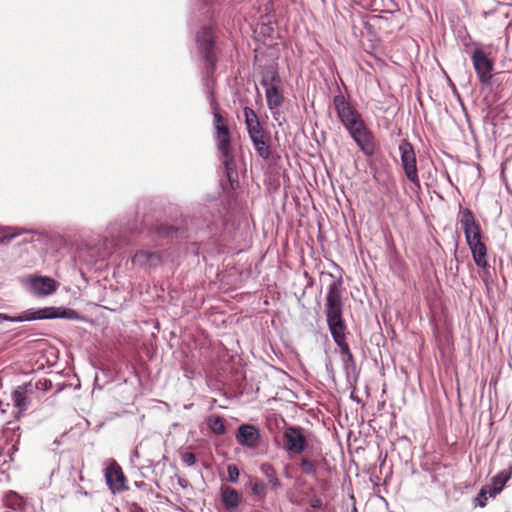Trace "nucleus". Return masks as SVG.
Wrapping results in <instances>:
<instances>
[{"label": "nucleus", "mask_w": 512, "mask_h": 512, "mask_svg": "<svg viewBox=\"0 0 512 512\" xmlns=\"http://www.w3.org/2000/svg\"><path fill=\"white\" fill-rule=\"evenodd\" d=\"M261 473L267 478L273 490L281 487V481L277 477L275 468L270 463H263L260 466Z\"/></svg>", "instance_id": "412c9836"}, {"label": "nucleus", "mask_w": 512, "mask_h": 512, "mask_svg": "<svg viewBox=\"0 0 512 512\" xmlns=\"http://www.w3.org/2000/svg\"><path fill=\"white\" fill-rule=\"evenodd\" d=\"M488 497H489L488 492H486V490L484 488H482L474 500L476 506H479L481 508L485 507L487 504Z\"/></svg>", "instance_id": "c85d7f7f"}, {"label": "nucleus", "mask_w": 512, "mask_h": 512, "mask_svg": "<svg viewBox=\"0 0 512 512\" xmlns=\"http://www.w3.org/2000/svg\"><path fill=\"white\" fill-rule=\"evenodd\" d=\"M244 121L249 138L257 154L264 160L271 156L270 135L261 125L258 115L250 107L243 109Z\"/></svg>", "instance_id": "7ed1b4c3"}, {"label": "nucleus", "mask_w": 512, "mask_h": 512, "mask_svg": "<svg viewBox=\"0 0 512 512\" xmlns=\"http://www.w3.org/2000/svg\"><path fill=\"white\" fill-rule=\"evenodd\" d=\"M343 362L345 364L346 367H349L350 365H354L355 361H354V356L352 353H349L348 355H346L345 357H343Z\"/></svg>", "instance_id": "72a5a7b5"}, {"label": "nucleus", "mask_w": 512, "mask_h": 512, "mask_svg": "<svg viewBox=\"0 0 512 512\" xmlns=\"http://www.w3.org/2000/svg\"><path fill=\"white\" fill-rule=\"evenodd\" d=\"M181 461L186 466H192L196 461L195 454L192 452H184L181 454Z\"/></svg>", "instance_id": "7c9ffc66"}, {"label": "nucleus", "mask_w": 512, "mask_h": 512, "mask_svg": "<svg viewBox=\"0 0 512 512\" xmlns=\"http://www.w3.org/2000/svg\"><path fill=\"white\" fill-rule=\"evenodd\" d=\"M304 429L299 426H288L283 432V447L290 454L300 455L308 447Z\"/></svg>", "instance_id": "1a4fd4ad"}, {"label": "nucleus", "mask_w": 512, "mask_h": 512, "mask_svg": "<svg viewBox=\"0 0 512 512\" xmlns=\"http://www.w3.org/2000/svg\"><path fill=\"white\" fill-rule=\"evenodd\" d=\"M228 481L236 483L239 479V469L236 465H229L227 467Z\"/></svg>", "instance_id": "c756f323"}, {"label": "nucleus", "mask_w": 512, "mask_h": 512, "mask_svg": "<svg viewBox=\"0 0 512 512\" xmlns=\"http://www.w3.org/2000/svg\"><path fill=\"white\" fill-rule=\"evenodd\" d=\"M261 85L265 89V97L269 110L282 106L284 94L282 79L276 68L268 67L262 73Z\"/></svg>", "instance_id": "20e7f679"}, {"label": "nucleus", "mask_w": 512, "mask_h": 512, "mask_svg": "<svg viewBox=\"0 0 512 512\" xmlns=\"http://www.w3.org/2000/svg\"><path fill=\"white\" fill-rule=\"evenodd\" d=\"M16 422L17 421L15 419L13 421L7 422L6 428H5V433H9V432L12 433L11 441L13 442V445H12L13 451H16L18 449L17 444L19 443L20 438H21L20 426L17 425Z\"/></svg>", "instance_id": "393cba45"}, {"label": "nucleus", "mask_w": 512, "mask_h": 512, "mask_svg": "<svg viewBox=\"0 0 512 512\" xmlns=\"http://www.w3.org/2000/svg\"><path fill=\"white\" fill-rule=\"evenodd\" d=\"M512 477V463L508 466V468L500 471L495 476L492 477L490 484L484 486L483 488L488 492L489 497H496L504 488L505 484Z\"/></svg>", "instance_id": "dca6fc26"}, {"label": "nucleus", "mask_w": 512, "mask_h": 512, "mask_svg": "<svg viewBox=\"0 0 512 512\" xmlns=\"http://www.w3.org/2000/svg\"><path fill=\"white\" fill-rule=\"evenodd\" d=\"M471 60L480 83L486 86L491 85L494 67L493 60L490 59L487 53L481 48L474 49Z\"/></svg>", "instance_id": "f8f14e48"}, {"label": "nucleus", "mask_w": 512, "mask_h": 512, "mask_svg": "<svg viewBox=\"0 0 512 512\" xmlns=\"http://www.w3.org/2000/svg\"><path fill=\"white\" fill-rule=\"evenodd\" d=\"M347 131L365 156L371 157L375 154V137L364 121Z\"/></svg>", "instance_id": "9d476101"}, {"label": "nucleus", "mask_w": 512, "mask_h": 512, "mask_svg": "<svg viewBox=\"0 0 512 512\" xmlns=\"http://www.w3.org/2000/svg\"><path fill=\"white\" fill-rule=\"evenodd\" d=\"M197 46L205 61L208 72L213 73L216 68V55L214 53V37L210 27H202L196 35Z\"/></svg>", "instance_id": "0eeeda50"}, {"label": "nucleus", "mask_w": 512, "mask_h": 512, "mask_svg": "<svg viewBox=\"0 0 512 512\" xmlns=\"http://www.w3.org/2000/svg\"><path fill=\"white\" fill-rule=\"evenodd\" d=\"M33 395V386H31V381L17 386L12 391L11 400L15 408L14 419L16 421H19L28 410L31 405Z\"/></svg>", "instance_id": "9b49d317"}, {"label": "nucleus", "mask_w": 512, "mask_h": 512, "mask_svg": "<svg viewBox=\"0 0 512 512\" xmlns=\"http://www.w3.org/2000/svg\"><path fill=\"white\" fill-rule=\"evenodd\" d=\"M135 489L131 491V496L141 502L146 503L150 501L153 496L152 486L145 481H135L134 482Z\"/></svg>", "instance_id": "aec40b11"}, {"label": "nucleus", "mask_w": 512, "mask_h": 512, "mask_svg": "<svg viewBox=\"0 0 512 512\" xmlns=\"http://www.w3.org/2000/svg\"><path fill=\"white\" fill-rule=\"evenodd\" d=\"M299 466L304 474L316 476L318 460L309 459L307 456H303L300 459Z\"/></svg>", "instance_id": "b1692460"}, {"label": "nucleus", "mask_w": 512, "mask_h": 512, "mask_svg": "<svg viewBox=\"0 0 512 512\" xmlns=\"http://www.w3.org/2000/svg\"><path fill=\"white\" fill-rule=\"evenodd\" d=\"M157 232L160 235H170L173 232V228L172 227H159Z\"/></svg>", "instance_id": "f704fd0d"}, {"label": "nucleus", "mask_w": 512, "mask_h": 512, "mask_svg": "<svg viewBox=\"0 0 512 512\" xmlns=\"http://www.w3.org/2000/svg\"><path fill=\"white\" fill-rule=\"evenodd\" d=\"M4 503L7 508L12 510H22L25 506L23 498L13 491L5 495Z\"/></svg>", "instance_id": "4be33fe9"}, {"label": "nucleus", "mask_w": 512, "mask_h": 512, "mask_svg": "<svg viewBox=\"0 0 512 512\" xmlns=\"http://www.w3.org/2000/svg\"><path fill=\"white\" fill-rule=\"evenodd\" d=\"M2 404H3V402L0 400V408H2ZM1 411L4 413L6 410L5 409H1Z\"/></svg>", "instance_id": "c9c22d12"}, {"label": "nucleus", "mask_w": 512, "mask_h": 512, "mask_svg": "<svg viewBox=\"0 0 512 512\" xmlns=\"http://www.w3.org/2000/svg\"><path fill=\"white\" fill-rule=\"evenodd\" d=\"M343 281L333 280L327 288L324 313L331 336L343 357L351 353L346 340L347 326L343 318Z\"/></svg>", "instance_id": "f257e3e1"}, {"label": "nucleus", "mask_w": 512, "mask_h": 512, "mask_svg": "<svg viewBox=\"0 0 512 512\" xmlns=\"http://www.w3.org/2000/svg\"><path fill=\"white\" fill-rule=\"evenodd\" d=\"M208 426L211 431L217 435H223L226 432L224 420L221 416H211L208 420Z\"/></svg>", "instance_id": "a878e982"}, {"label": "nucleus", "mask_w": 512, "mask_h": 512, "mask_svg": "<svg viewBox=\"0 0 512 512\" xmlns=\"http://www.w3.org/2000/svg\"><path fill=\"white\" fill-rule=\"evenodd\" d=\"M471 250V254L476 266L483 271H486L489 268L488 258H487V247L482 240H477L476 242L467 244Z\"/></svg>", "instance_id": "a211bd4d"}, {"label": "nucleus", "mask_w": 512, "mask_h": 512, "mask_svg": "<svg viewBox=\"0 0 512 512\" xmlns=\"http://www.w3.org/2000/svg\"><path fill=\"white\" fill-rule=\"evenodd\" d=\"M159 257L156 253L148 252V251H139L137 252L132 261L136 265H147V264H154L155 260H158Z\"/></svg>", "instance_id": "5701e85b"}, {"label": "nucleus", "mask_w": 512, "mask_h": 512, "mask_svg": "<svg viewBox=\"0 0 512 512\" xmlns=\"http://www.w3.org/2000/svg\"><path fill=\"white\" fill-rule=\"evenodd\" d=\"M31 386H33V394L37 391L46 392L52 388V382L47 378H42L36 382L31 381Z\"/></svg>", "instance_id": "bb28decb"}, {"label": "nucleus", "mask_w": 512, "mask_h": 512, "mask_svg": "<svg viewBox=\"0 0 512 512\" xmlns=\"http://www.w3.org/2000/svg\"><path fill=\"white\" fill-rule=\"evenodd\" d=\"M252 493L258 497L259 500H264L267 494V487L265 483L256 481L252 485Z\"/></svg>", "instance_id": "cd10ccee"}, {"label": "nucleus", "mask_w": 512, "mask_h": 512, "mask_svg": "<svg viewBox=\"0 0 512 512\" xmlns=\"http://www.w3.org/2000/svg\"><path fill=\"white\" fill-rule=\"evenodd\" d=\"M31 289L34 293L42 296L50 295L57 289V282L45 276H33L29 278Z\"/></svg>", "instance_id": "f3484780"}, {"label": "nucleus", "mask_w": 512, "mask_h": 512, "mask_svg": "<svg viewBox=\"0 0 512 512\" xmlns=\"http://www.w3.org/2000/svg\"><path fill=\"white\" fill-rule=\"evenodd\" d=\"M105 479L113 493L129 490L122 468L114 459H110L105 468Z\"/></svg>", "instance_id": "ddd939ff"}, {"label": "nucleus", "mask_w": 512, "mask_h": 512, "mask_svg": "<svg viewBox=\"0 0 512 512\" xmlns=\"http://www.w3.org/2000/svg\"><path fill=\"white\" fill-rule=\"evenodd\" d=\"M4 451L3 448L0 446V457L3 455Z\"/></svg>", "instance_id": "e433bc0d"}, {"label": "nucleus", "mask_w": 512, "mask_h": 512, "mask_svg": "<svg viewBox=\"0 0 512 512\" xmlns=\"http://www.w3.org/2000/svg\"><path fill=\"white\" fill-rule=\"evenodd\" d=\"M210 104L213 109L214 139L218 151L222 156V163L226 168L234 162L231 145V133L224 117L219 113V105L211 95Z\"/></svg>", "instance_id": "f03ea898"}, {"label": "nucleus", "mask_w": 512, "mask_h": 512, "mask_svg": "<svg viewBox=\"0 0 512 512\" xmlns=\"http://www.w3.org/2000/svg\"><path fill=\"white\" fill-rule=\"evenodd\" d=\"M333 104L337 112V116L346 130L351 129L364 121L361 114L351 106L342 94L334 96Z\"/></svg>", "instance_id": "6e6552de"}, {"label": "nucleus", "mask_w": 512, "mask_h": 512, "mask_svg": "<svg viewBox=\"0 0 512 512\" xmlns=\"http://www.w3.org/2000/svg\"><path fill=\"white\" fill-rule=\"evenodd\" d=\"M460 224L467 244L482 240L481 227L470 209L461 211Z\"/></svg>", "instance_id": "4468645a"}, {"label": "nucleus", "mask_w": 512, "mask_h": 512, "mask_svg": "<svg viewBox=\"0 0 512 512\" xmlns=\"http://www.w3.org/2000/svg\"><path fill=\"white\" fill-rule=\"evenodd\" d=\"M221 501L226 510H235L240 504L239 493L230 486L221 487Z\"/></svg>", "instance_id": "6ab92c4d"}, {"label": "nucleus", "mask_w": 512, "mask_h": 512, "mask_svg": "<svg viewBox=\"0 0 512 512\" xmlns=\"http://www.w3.org/2000/svg\"><path fill=\"white\" fill-rule=\"evenodd\" d=\"M141 502H137V501H134L130 504V507H129V512H147L146 510H144L141 505H140Z\"/></svg>", "instance_id": "473e14b6"}, {"label": "nucleus", "mask_w": 512, "mask_h": 512, "mask_svg": "<svg viewBox=\"0 0 512 512\" xmlns=\"http://www.w3.org/2000/svg\"><path fill=\"white\" fill-rule=\"evenodd\" d=\"M260 440V430L256 426L251 424H242L238 427L236 432V441L239 445L255 449L259 446Z\"/></svg>", "instance_id": "2eb2a0df"}, {"label": "nucleus", "mask_w": 512, "mask_h": 512, "mask_svg": "<svg viewBox=\"0 0 512 512\" xmlns=\"http://www.w3.org/2000/svg\"><path fill=\"white\" fill-rule=\"evenodd\" d=\"M398 149L400 152L401 165L406 178L414 186L420 189L421 185L418 175L417 158L412 144L407 139H403L401 140Z\"/></svg>", "instance_id": "39448f33"}, {"label": "nucleus", "mask_w": 512, "mask_h": 512, "mask_svg": "<svg viewBox=\"0 0 512 512\" xmlns=\"http://www.w3.org/2000/svg\"><path fill=\"white\" fill-rule=\"evenodd\" d=\"M309 504L313 509H320L322 508L323 502L318 496H313L310 499Z\"/></svg>", "instance_id": "2f4dec72"}, {"label": "nucleus", "mask_w": 512, "mask_h": 512, "mask_svg": "<svg viewBox=\"0 0 512 512\" xmlns=\"http://www.w3.org/2000/svg\"><path fill=\"white\" fill-rule=\"evenodd\" d=\"M75 314V311L69 309L64 310L62 314H58L57 310L53 307H46L38 310L29 309L22 312L19 315L10 316L4 313H0V322L2 321H10V322H23V321H31V320H42V319H53L58 317H68L72 318V315Z\"/></svg>", "instance_id": "423d86ee"}]
</instances>
